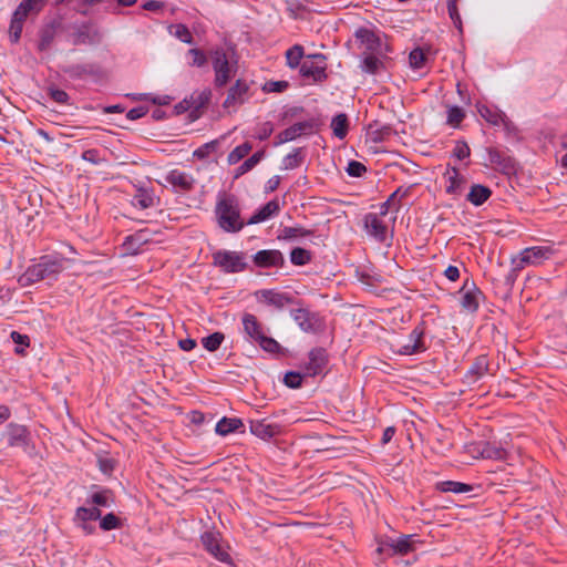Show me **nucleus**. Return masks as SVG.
I'll use <instances>...</instances> for the list:
<instances>
[{
    "label": "nucleus",
    "instance_id": "50",
    "mask_svg": "<svg viewBox=\"0 0 567 567\" xmlns=\"http://www.w3.org/2000/svg\"><path fill=\"white\" fill-rule=\"evenodd\" d=\"M482 456L486 458L502 460L505 456V451L486 444L482 450Z\"/></svg>",
    "mask_w": 567,
    "mask_h": 567
},
{
    "label": "nucleus",
    "instance_id": "32",
    "mask_svg": "<svg viewBox=\"0 0 567 567\" xmlns=\"http://www.w3.org/2000/svg\"><path fill=\"white\" fill-rule=\"evenodd\" d=\"M436 488L443 493H454L462 494L468 493L473 489V487L468 484L454 482V481H443L436 484Z\"/></svg>",
    "mask_w": 567,
    "mask_h": 567
},
{
    "label": "nucleus",
    "instance_id": "35",
    "mask_svg": "<svg viewBox=\"0 0 567 567\" xmlns=\"http://www.w3.org/2000/svg\"><path fill=\"white\" fill-rule=\"evenodd\" d=\"M311 236H312L311 231L306 230L301 227H285L280 230L278 238L296 240L298 238H308Z\"/></svg>",
    "mask_w": 567,
    "mask_h": 567
},
{
    "label": "nucleus",
    "instance_id": "23",
    "mask_svg": "<svg viewBox=\"0 0 567 567\" xmlns=\"http://www.w3.org/2000/svg\"><path fill=\"white\" fill-rule=\"evenodd\" d=\"M6 433L9 446H25L29 443L30 433L24 425L10 423Z\"/></svg>",
    "mask_w": 567,
    "mask_h": 567
},
{
    "label": "nucleus",
    "instance_id": "40",
    "mask_svg": "<svg viewBox=\"0 0 567 567\" xmlns=\"http://www.w3.org/2000/svg\"><path fill=\"white\" fill-rule=\"evenodd\" d=\"M426 60V53L421 48H416L410 52L409 62L411 68L414 70L424 68Z\"/></svg>",
    "mask_w": 567,
    "mask_h": 567
},
{
    "label": "nucleus",
    "instance_id": "11",
    "mask_svg": "<svg viewBox=\"0 0 567 567\" xmlns=\"http://www.w3.org/2000/svg\"><path fill=\"white\" fill-rule=\"evenodd\" d=\"M316 122L313 120L297 122L280 132L274 142L275 146L295 141L302 135H310L315 132Z\"/></svg>",
    "mask_w": 567,
    "mask_h": 567
},
{
    "label": "nucleus",
    "instance_id": "60",
    "mask_svg": "<svg viewBox=\"0 0 567 567\" xmlns=\"http://www.w3.org/2000/svg\"><path fill=\"white\" fill-rule=\"evenodd\" d=\"M146 113H147V109L146 107L137 106V107L131 109L127 112L126 117L128 120H131V121H135V120H138V118L143 117Z\"/></svg>",
    "mask_w": 567,
    "mask_h": 567
},
{
    "label": "nucleus",
    "instance_id": "12",
    "mask_svg": "<svg viewBox=\"0 0 567 567\" xmlns=\"http://www.w3.org/2000/svg\"><path fill=\"white\" fill-rule=\"evenodd\" d=\"M101 518V511L97 507H79L75 511L73 523L85 535H91L95 532V526L92 522Z\"/></svg>",
    "mask_w": 567,
    "mask_h": 567
},
{
    "label": "nucleus",
    "instance_id": "20",
    "mask_svg": "<svg viewBox=\"0 0 567 567\" xmlns=\"http://www.w3.org/2000/svg\"><path fill=\"white\" fill-rule=\"evenodd\" d=\"M250 432L261 440H270L280 434L281 427L277 423H269L266 420L250 421Z\"/></svg>",
    "mask_w": 567,
    "mask_h": 567
},
{
    "label": "nucleus",
    "instance_id": "55",
    "mask_svg": "<svg viewBox=\"0 0 567 567\" xmlns=\"http://www.w3.org/2000/svg\"><path fill=\"white\" fill-rule=\"evenodd\" d=\"M90 34H89V28L86 25L80 27L74 33H73V43L74 44H84L90 42Z\"/></svg>",
    "mask_w": 567,
    "mask_h": 567
},
{
    "label": "nucleus",
    "instance_id": "42",
    "mask_svg": "<svg viewBox=\"0 0 567 567\" xmlns=\"http://www.w3.org/2000/svg\"><path fill=\"white\" fill-rule=\"evenodd\" d=\"M383 68V62L373 54H369L363 59L362 69L370 74H377Z\"/></svg>",
    "mask_w": 567,
    "mask_h": 567
},
{
    "label": "nucleus",
    "instance_id": "4",
    "mask_svg": "<svg viewBox=\"0 0 567 567\" xmlns=\"http://www.w3.org/2000/svg\"><path fill=\"white\" fill-rule=\"evenodd\" d=\"M209 58L215 72L214 84L217 87H223L236 75L238 61L231 51L223 48L212 50Z\"/></svg>",
    "mask_w": 567,
    "mask_h": 567
},
{
    "label": "nucleus",
    "instance_id": "52",
    "mask_svg": "<svg viewBox=\"0 0 567 567\" xmlns=\"http://www.w3.org/2000/svg\"><path fill=\"white\" fill-rule=\"evenodd\" d=\"M284 382L288 388L297 389L301 385L302 375L299 372H287Z\"/></svg>",
    "mask_w": 567,
    "mask_h": 567
},
{
    "label": "nucleus",
    "instance_id": "47",
    "mask_svg": "<svg viewBox=\"0 0 567 567\" xmlns=\"http://www.w3.org/2000/svg\"><path fill=\"white\" fill-rule=\"evenodd\" d=\"M346 172L351 177H362L365 174V172H367V167L361 162L350 161L348 163Z\"/></svg>",
    "mask_w": 567,
    "mask_h": 567
},
{
    "label": "nucleus",
    "instance_id": "45",
    "mask_svg": "<svg viewBox=\"0 0 567 567\" xmlns=\"http://www.w3.org/2000/svg\"><path fill=\"white\" fill-rule=\"evenodd\" d=\"M480 113L487 122L492 123L493 125H498L505 122L506 116L504 114L496 111L493 112L487 107L481 109Z\"/></svg>",
    "mask_w": 567,
    "mask_h": 567
},
{
    "label": "nucleus",
    "instance_id": "21",
    "mask_svg": "<svg viewBox=\"0 0 567 567\" xmlns=\"http://www.w3.org/2000/svg\"><path fill=\"white\" fill-rule=\"evenodd\" d=\"M256 297L259 301L274 306L278 309H281L285 306L291 303V298L289 295L271 289L259 290L256 292Z\"/></svg>",
    "mask_w": 567,
    "mask_h": 567
},
{
    "label": "nucleus",
    "instance_id": "14",
    "mask_svg": "<svg viewBox=\"0 0 567 567\" xmlns=\"http://www.w3.org/2000/svg\"><path fill=\"white\" fill-rule=\"evenodd\" d=\"M489 373V360L486 354H481L474 359L464 374V381L467 384H474Z\"/></svg>",
    "mask_w": 567,
    "mask_h": 567
},
{
    "label": "nucleus",
    "instance_id": "17",
    "mask_svg": "<svg viewBox=\"0 0 567 567\" xmlns=\"http://www.w3.org/2000/svg\"><path fill=\"white\" fill-rule=\"evenodd\" d=\"M166 182L175 189L181 192H189L194 188L196 179L189 173L181 169H172L165 177Z\"/></svg>",
    "mask_w": 567,
    "mask_h": 567
},
{
    "label": "nucleus",
    "instance_id": "33",
    "mask_svg": "<svg viewBox=\"0 0 567 567\" xmlns=\"http://www.w3.org/2000/svg\"><path fill=\"white\" fill-rule=\"evenodd\" d=\"M305 56L303 48L300 44H295L290 49L286 51V61L287 65L290 69L300 68V64L302 63L301 60Z\"/></svg>",
    "mask_w": 567,
    "mask_h": 567
},
{
    "label": "nucleus",
    "instance_id": "22",
    "mask_svg": "<svg viewBox=\"0 0 567 567\" xmlns=\"http://www.w3.org/2000/svg\"><path fill=\"white\" fill-rule=\"evenodd\" d=\"M445 178L446 193L453 196H460L464 190L466 178L455 167H451L446 171Z\"/></svg>",
    "mask_w": 567,
    "mask_h": 567
},
{
    "label": "nucleus",
    "instance_id": "7",
    "mask_svg": "<svg viewBox=\"0 0 567 567\" xmlns=\"http://www.w3.org/2000/svg\"><path fill=\"white\" fill-rule=\"evenodd\" d=\"M363 224L368 236L379 244L391 246L388 239L392 238V231L389 229L385 220L382 219V216L377 215V213H368L363 218Z\"/></svg>",
    "mask_w": 567,
    "mask_h": 567
},
{
    "label": "nucleus",
    "instance_id": "64",
    "mask_svg": "<svg viewBox=\"0 0 567 567\" xmlns=\"http://www.w3.org/2000/svg\"><path fill=\"white\" fill-rule=\"evenodd\" d=\"M178 346L184 351H192L196 347V341L194 339L186 338L179 340Z\"/></svg>",
    "mask_w": 567,
    "mask_h": 567
},
{
    "label": "nucleus",
    "instance_id": "8",
    "mask_svg": "<svg viewBox=\"0 0 567 567\" xmlns=\"http://www.w3.org/2000/svg\"><path fill=\"white\" fill-rule=\"evenodd\" d=\"M327 59L321 53L309 54L300 64V74L315 82H321L327 79Z\"/></svg>",
    "mask_w": 567,
    "mask_h": 567
},
{
    "label": "nucleus",
    "instance_id": "46",
    "mask_svg": "<svg viewBox=\"0 0 567 567\" xmlns=\"http://www.w3.org/2000/svg\"><path fill=\"white\" fill-rule=\"evenodd\" d=\"M187 55L190 58V61L188 62L190 65L200 68L207 62V56L199 49L188 50Z\"/></svg>",
    "mask_w": 567,
    "mask_h": 567
},
{
    "label": "nucleus",
    "instance_id": "28",
    "mask_svg": "<svg viewBox=\"0 0 567 567\" xmlns=\"http://www.w3.org/2000/svg\"><path fill=\"white\" fill-rule=\"evenodd\" d=\"M156 196L152 189L138 188L132 197V205L140 209H147L156 205Z\"/></svg>",
    "mask_w": 567,
    "mask_h": 567
},
{
    "label": "nucleus",
    "instance_id": "48",
    "mask_svg": "<svg viewBox=\"0 0 567 567\" xmlns=\"http://www.w3.org/2000/svg\"><path fill=\"white\" fill-rule=\"evenodd\" d=\"M290 259L297 266L306 265L311 259L310 250H291Z\"/></svg>",
    "mask_w": 567,
    "mask_h": 567
},
{
    "label": "nucleus",
    "instance_id": "3",
    "mask_svg": "<svg viewBox=\"0 0 567 567\" xmlns=\"http://www.w3.org/2000/svg\"><path fill=\"white\" fill-rule=\"evenodd\" d=\"M69 267V260L60 255L43 256L39 262L30 266L20 277L23 286L32 285L45 278H51Z\"/></svg>",
    "mask_w": 567,
    "mask_h": 567
},
{
    "label": "nucleus",
    "instance_id": "27",
    "mask_svg": "<svg viewBox=\"0 0 567 567\" xmlns=\"http://www.w3.org/2000/svg\"><path fill=\"white\" fill-rule=\"evenodd\" d=\"M215 432L220 436H226L235 432H244V423L238 417H223L217 422Z\"/></svg>",
    "mask_w": 567,
    "mask_h": 567
},
{
    "label": "nucleus",
    "instance_id": "61",
    "mask_svg": "<svg viewBox=\"0 0 567 567\" xmlns=\"http://www.w3.org/2000/svg\"><path fill=\"white\" fill-rule=\"evenodd\" d=\"M405 193L401 194L400 189H396L394 193L390 195V197L386 199V204H390L391 207H393L396 212L400 207V200L404 196Z\"/></svg>",
    "mask_w": 567,
    "mask_h": 567
},
{
    "label": "nucleus",
    "instance_id": "39",
    "mask_svg": "<svg viewBox=\"0 0 567 567\" xmlns=\"http://www.w3.org/2000/svg\"><path fill=\"white\" fill-rule=\"evenodd\" d=\"M169 32L172 35H174L184 43L190 44L193 42V35L188 28L184 24L178 23L171 25Z\"/></svg>",
    "mask_w": 567,
    "mask_h": 567
},
{
    "label": "nucleus",
    "instance_id": "19",
    "mask_svg": "<svg viewBox=\"0 0 567 567\" xmlns=\"http://www.w3.org/2000/svg\"><path fill=\"white\" fill-rule=\"evenodd\" d=\"M281 209V205L279 199L275 198L264 206H261L259 209H257L250 218L247 220V225H254L264 223L279 214Z\"/></svg>",
    "mask_w": 567,
    "mask_h": 567
},
{
    "label": "nucleus",
    "instance_id": "30",
    "mask_svg": "<svg viewBox=\"0 0 567 567\" xmlns=\"http://www.w3.org/2000/svg\"><path fill=\"white\" fill-rule=\"evenodd\" d=\"M150 244H152L151 233L147 229H141L133 235L126 236L123 246L127 248H142Z\"/></svg>",
    "mask_w": 567,
    "mask_h": 567
},
{
    "label": "nucleus",
    "instance_id": "62",
    "mask_svg": "<svg viewBox=\"0 0 567 567\" xmlns=\"http://www.w3.org/2000/svg\"><path fill=\"white\" fill-rule=\"evenodd\" d=\"M11 339L17 344L29 347V337L25 334H21L18 331H12Z\"/></svg>",
    "mask_w": 567,
    "mask_h": 567
},
{
    "label": "nucleus",
    "instance_id": "9",
    "mask_svg": "<svg viewBox=\"0 0 567 567\" xmlns=\"http://www.w3.org/2000/svg\"><path fill=\"white\" fill-rule=\"evenodd\" d=\"M214 264L225 272H237L247 266L246 257L238 250H216L213 255Z\"/></svg>",
    "mask_w": 567,
    "mask_h": 567
},
{
    "label": "nucleus",
    "instance_id": "36",
    "mask_svg": "<svg viewBox=\"0 0 567 567\" xmlns=\"http://www.w3.org/2000/svg\"><path fill=\"white\" fill-rule=\"evenodd\" d=\"M252 150V145L249 142H245L241 145L235 147L227 156V163L229 165H235L239 163L244 157H246L250 151Z\"/></svg>",
    "mask_w": 567,
    "mask_h": 567
},
{
    "label": "nucleus",
    "instance_id": "43",
    "mask_svg": "<svg viewBox=\"0 0 567 567\" xmlns=\"http://www.w3.org/2000/svg\"><path fill=\"white\" fill-rule=\"evenodd\" d=\"M223 341L224 334L221 332H214L203 338L202 343L206 350L216 351L220 347Z\"/></svg>",
    "mask_w": 567,
    "mask_h": 567
},
{
    "label": "nucleus",
    "instance_id": "5",
    "mask_svg": "<svg viewBox=\"0 0 567 567\" xmlns=\"http://www.w3.org/2000/svg\"><path fill=\"white\" fill-rule=\"evenodd\" d=\"M48 0H22L21 3L14 10L10 28H9V38L12 43H17L20 40L24 21L29 17H34L39 14Z\"/></svg>",
    "mask_w": 567,
    "mask_h": 567
},
{
    "label": "nucleus",
    "instance_id": "6",
    "mask_svg": "<svg viewBox=\"0 0 567 567\" xmlns=\"http://www.w3.org/2000/svg\"><path fill=\"white\" fill-rule=\"evenodd\" d=\"M243 326L246 334L254 341L258 342L264 350L268 352H276L279 349V343L275 339L265 334L264 327L257 320L256 316L245 313L243 316Z\"/></svg>",
    "mask_w": 567,
    "mask_h": 567
},
{
    "label": "nucleus",
    "instance_id": "1",
    "mask_svg": "<svg viewBox=\"0 0 567 567\" xmlns=\"http://www.w3.org/2000/svg\"><path fill=\"white\" fill-rule=\"evenodd\" d=\"M554 250H491L489 258H496L501 266L519 271L526 266H539L551 257Z\"/></svg>",
    "mask_w": 567,
    "mask_h": 567
},
{
    "label": "nucleus",
    "instance_id": "58",
    "mask_svg": "<svg viewBox=\"0 0 567 567\" xmlns=\"http://www.w3.org/2000/svg\"><path fill=\"white\" fill-rule=\"evenodd\" d=\"M288 87L286 81H271L265 84V90L268 92H284Z\"/></svg>",
    "mask_w": 567,
    "mask_h": 567
},
{
    "label": "nucleus",
    "instance_id": "18",
    "mask_svg": "<svg viewBox=\"0 0 567 567\" xmlns=\"http://www.w3.org/2000/svg\"><path fill=\"white\" fill-rule=\"evenodd\" d=\"M203 546L205 549L210 553L216 559L223 563H227L229 560L228 553L221 547L219 543V537L217 534L212 532H206L200 537Z\"/></svg>",
    "mask_w": 567,
    "mask_h": 567
},
{
    "label": "nucleus",
    "instance_id": "37",
    "mask_svg": "<svg viewBox=\"0 0 567 567\" xmlns=\"http://www.w3.org/2000/svg\"><path fill=\"white\" fill-rule=\"evenodd\" d=\"M262 157H264V152H261V151L252 154L249 158H247L243 164H240L236 168L235 176L239 177V176L248 173L249 171H251L262 159Z\"/></svg>",
    "mask_w": 567,
    "mask_h": 567
},
{
    "label": "nucleus",
    "instance_id": "44",
    "mask_svg": "<svg viewBox=\"0 0 567 567\" xmlns=\"http://www.w3.org/2000/svg\"><path fill=\"white\" fill-rule=\"evenodd\" d=\"M120 526V518L115 516L113 513L106 514L104 517L101 518L100 522V527L105 532L116 529Z\"/></svg>",
    "mask_w": 567,
    "mask_h": 567
},
{
    "label": "nucleus",
    "instance_id": "25",
    "mask_svg": "<svg viewBox=\"0 0 567 567\" xmlns=\"http://www.w3.org/2000/svg\"><path fill=\"white\" fill-rule=\"evenodd\" d=\"M423 334L424 330L421 327H415L409 334L408 342L401 347L400 353L410 355L424 351Z\"/></svg>",
    "mask_w": 567,
    "mask_h": 567
},
{
    "label": "nucleus",
    "instance_id": "63",
    "mask_svg": "<svg viewBox=\"0 0 567 567\" xmlns=\"http://www.w3.org/2000/svg\"><path fill=\"white\" fill-rule=\"evenodd\" d=\"M445 277L451 281H456L460 277V270L455 266H449L444 271Z\"/></svg>",
    "mask_w": 567,
    "mask_h": 567
},
{
    "label": "nucleus",
    "instance_id": "2",
    "mask_svg": "<svg viewBox=\"0 0 567 567\" xmlns=\"http://www.w3.org/2000/svg\"><path fill=\"white\" fill-rule=\"evenodd\" d=\"M215 216L217 225L227 233H237L243 229L245 221L240 216L238 200L233 195H219Z\"/></svg>",
    "mask_w": 567,
    "mask_h": 567
},
{
    "label": "nucleus",
    "instance_id": "15",
    "mask_svg": "<svg viewBox=\"0 0 567 567\" xmlns=\"http://www.w3.org/2000/svg\"><path fill=\"white\" fill-rule=\"evenodd\" d=\"M328 362L327 351L323 348H315L309 352L308 362L305 365L306 375L320 374Z\"/></svg>",
    "mask_w": 567,
    "mask_h": 567
},
{
    "label": "nucleus",
    "instance_id": "51",
    "mask_svg": "<svg viewBox=\"0 0 567 567\" xmlns=\"http://www.w3.org/2000/svg\"><path fill=\"white\" fill-rule=\"evenodd\" d=\"M453 155L460 161L467 158L471 155V150L467 143L464 141L456 142Z\"/></svg>",
    "mask_w": 567,
    "mask_h": 567
},
{
    "label": "nucleus",
    "instance_id": "53",
    "mask_svg": "<svg viewBox=\"0 0 567 567\" xmlns=\"http://www.w3.org/2000/svg\"><path fill=\"white\" fill-rule=\"evenodd\" d=\"M50 97L58 104H69V94L60 89L50 87L48 91Z\"/></svg>",
    "mask_w": 567,
    "mask_h": 567
},
{
    "label": "nucleus",
    "instance_id": "59",
    "mask_svg": "<svg viewBox=\"0 0 567 567\" xmlns=\"http://www.w3.org/2000/svg\"><path fill=\"white\" fill-rule=\"evenodd\" d=\"M272 132H274L272 124L270 122H266V123L261 124L260 127L258 128V133H257L256 137L260 141H265L272 134Z\"/></svg>",
    "mask_w": 567,
    "mask_h": 567
},
{
    "label": "nucleus",
    "instance_id": "10",
    "mask_svg": "<svg viewBox=\"0 0 567 567\" xmlns=\"http://www.w3.org/2000/svg\"><path fill=\"white\" fill-rule=\"evenodd\" d=\"M415 535H401L398 538H389L380 544L378 551L388 556L406 555L415 550Z\"/></svg>",
    "mask_w": 567,
    "mask_h": 567
},
{
    "label": "nucleus",
    "instance_id": "54",
    "mask_svg": "<svg viewBox=\"0 0 567 567\" xmlns=\"http://www.w3.org/2000/svg\"><path fill=\"white\" fill-rule=\"evenodd\" d=\"M91 502L94 505L93 507H97V506L106 507L110 505V494L107 491L94 493L91 496Z\"/></svg>",
    "mask_w": 567,
    "mask_h": 567
},
{
    "label": "nucleus",
    "instance_id": "13",
    "mask_svg": "<svg viewBox=\"0 0 567 567\" xmlns=\"http://www.w3.org/2000/svg\"><path fill=\"white\" fill-rule=\"evenodd\" d=\"M460 305L464 311L475 312L480 307L481 290L472 282L466 280L460 290Z\"/></svg>",
    "mask_w": 567,
    "mask_h": 567
},
{
    "label": "nucleus",
    "instance_id": "29",
    "mask_svg": "<svg viewBox=\"0 0 567 567\" xmlns=\"http://www.w3.org/2000/svg\"><path fill=\"white\" fill-rule=\"evenodd\" d=\"M491 195L492 190L487 186L475 184L471 187L466 199L474 206H481L491 197Z\"/></svg>",
    "mask_w": 567,
    "mask_h": 567
},
{
    "label": "nucleus",
    "instance_id": "26",
    "mask_svg": "<svg viewBox=\"0 0 567 567\" xmlns=\"http://www.w3.org/2000/svg\"><path fill=\"white\" fill-rule=\"evenodd\" d=\"M254 261L259 267L279 266L282 265L284 257L280 250H258Z\"/></svg>",
    "mask_w": 567,
    "mask_h": 567
},
{
    "label": "nucleus",
    "instance_id": "34",
    "mask_svg": "<svg viewBox=\"0 0 567 567\" xmlns=\"http://www.w3.org/2000/svg\"><path fill=\"white\" fill-rule=\"evenodd\" d=\"M303 162L302 148H295L291 153L287 154L281 162L282 169H293L299 167Z\"/></svg>",
    "mask_w": 567,
    "mask_h": 567
},
{
    "label": "nucleus",
    "instance_id": "57",
    "mask_svg": "<svg viewBox=\"0 0 567 567\" xmlns=\"http://www.w3.org/2000/svg\"><path fill=\"white\" fill-rule=\"evenodd\" d=\"M217 145L218 141H212L209 143H206L194 152V156L198 158H205L206 156L209 155L212 151H214L217 147Z\"/></svg>",
    "mask_w": 567,
    "mask_h": 567
},
{
    "label": "nucleus",
    "instance_id": "56",
    "mask_svg": "<svg viewBox=\"0 0 567 567\" xmlns=\"http://www.w3.org/2000/svg\"><path fill=\"white\" fill-rule=\"evenodd\" d=\"M53 38H54L53 29H51V28L44 29L41 33V38L39 41V49L41 51L47 50L50 47V44L52 43Z\"/></svg>",
    "mask_w": 567,
    "mask_h": 567
},
{
    "label": "nucleus",
    "instance_id": "31",
    "mask_svg": "<svg viewBox=\"0 0 567 567\" xmlns=\"http://www.w3.org/2000/svg\"><path fill=\"white\" fill-rule=\"evenodd\" d=\"M333 135L339 140H343L349 131V118L347 114L340 113L336 115L330 124Z\"/></svg>",
    "mask_w": 567,
    "mask_h": 567
},
{
    "label": "nucleus",
    "instance_id": "16",
    "mask_svg": "<svg viewBox=\"0 0 567 567\" xmlns=\"http://www.w3.org/2000/svg\"><path fill=\"white\" fill-rule=\"evenodd\" d=\"M293 321L305 332H316L320 328V321L317 315L311 313L305 308L295 309L291 311Z\"/></svg>",
    "mask_w": 567,
    "mask_h": 567
},
{
    "label": "nucleus",
    "instance_id": "38",
    "mask_svg": "<svg viewBox=\"0 0 567 567\" xmlns=\"http://www.w3.org/2000/svg\"><path fill=\"white\" fill-rule=\"evenodd\" d=\"M465 117V112L462 107L453 105L447 106V117L446 123L452 127H458L461 122Z\"/></svg>",
    "mask_w": 567,
    "mask_h": 567
},
{
    "label": "nucleus",
    "instance_id": "24",
    "mask_svg": "<svg viewBox=\"0 0 567 567\" xmlns=\"http://www.w3.org/2000/svg\"><path fill=\"white\" fill-rule=\"evenodd\" d=\"M249 86L243 80H237L236 83L229 89L227 97L224 102L225 107H231L243 104L247 100Z\"/></svg>",
    "mask_w": 567,
    "mask_h": 567
},
{
    "label": "nucleus",
    "instance_id": "41",
    "mask_svg": "<svg viewBox=\"0 0 567 567\" xmlns=\"http://www.w3.org/2000/svg\"><path fill=\"white\" fill-rule=\"evenodd\" d=\"M355 37L361 40L362 43H365L368 49H374L377 44H379V39L375 33L369 29L361 28L357 30Z\"/></svg>",
    "mask_w": 567,
    "mask_h": 567
},
{
    "label": "nucleus",
    "instance_id": "49",
    "mask_svg": "<svg viewBox=\"0 0 567 567\" xmlns=\"http://www.w3.org/2000/svg\"><path fill=\"white\" fill-rule=\"evenodd\" d=\"M447 11L449 16L452 19L454 25L462 31V20L458 13L456 0H447Z\"/></svg>",
    "mask_w": 567,
    "mask_h": 567
}]
</instances>
